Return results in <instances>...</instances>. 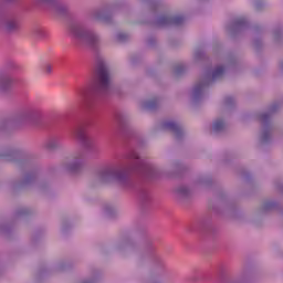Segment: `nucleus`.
<instances>
[{"label": "nucleus", "mask_w": 283, "mask_h": 283, "mask_svg": "<svg viewBox=\"0 0 283 283\" xmlns=\"http://www.w3.org/2000/svg\"><path fill=\"white\" fill-rule=\"evenodd\" d=\"M200 90H202V85L196 86V88H195L196 94H198V92H200Z\"/></svg>", "instance_id": "12"}, {"label": "nucleus", "mask_w": 283, "mask_h": 283, "mask_svg": "<svg viewBox=\"0 0 283 283\" xmlns=\"http://www.w3.org/2000/svg\"><path fill=\"white\" fill-rule=\"evenodd\" d=\"M75 138H77V140H81L82 143H85L87 140V132L85 130V127L80 126L76 128Z\"/></svg>", "instance_id": "6"}, {"label": "nucleus", "mask_w": 283, "mask_h": 283, "mask_svg": "<svg viewBox=\"0 0 283 283\" xmlns=\"http://www.w3.org/2000/svg\"><path fill=\"white\" fill-rule=\"evenodd\" d=\"M223 128H224V122H222V119L214 122L213 124L214 132H220Z\"/></svg>", "instance_id": "8"}, {"label": "nucleus", "mask_w": 283, "mask_h": 283, "mask_svg": "<svg viewBox=\"0 0 283 283\" xmlns=\"http://www.w3.org/2000/svg\"><path fill=\"white\" fill-rule=\"evenodd\" d=\"M78 167H81V161H75L73 165H71V166L69 167V169H70L71 171H76V169H78Z\"/></svg>", "instance_id": "10"}, {"label": "nucleus", "mask_w": 283, "mask_h": 283, "mask_svg": "<svg viewBox=\"0 0 283 283\" xmlns=\"http://www.w3.org/2000/svg\"><path fill=\"white\" fill-rule=\"evenodd\" d=\"M55 146H56V142H51L48 145L49 149H54Z\"/></svg>", "instance_id": "11"}, {"label": "nucleus", "mask_w": 283, "mask_h": 283, "mask_svg": "<svg viewBox=\"0 0 283 283\" xmlns=\"http://www.w3.org/2000/svg\"><path fill=\"white\" fill-rule=\"evenodd\" d=\"M46 72H48V74H50V72H52V66L48 65L46 66Z\"/></svg>", "instance_id": "14"}, {"label": "nucleus", "mask_w": 283, "mask_h": 283, "mask_svg": "<svg viewBox=\"0 0 283 283\" xmlns=\"http://www.w3.org/2000/svg\"><path fill=\"white\" fill-rule=\"evenodd\" d=\"M130 158H134L135 160H138V154L134 153Z\"/></svg>", "instance_id": "13"}, {"label": "nucleus", "mask_w": 283, "mask_h": 283, "mask_svg": "<svg viewBox=\"0 0 283 283\" xmlns=\"http://www.w3.org/2000/svg\"><path fill=\"white\" fill-rule=\"evenodd\" d=\"M112 87V76L105 63L99 62L96 67V80L93 88H86L81 92L82 101L84 103L92 96V94H107Z\"/></svg>", "instance_id": "1"}, {"label": "nucleus", "mask_w": 283, "mask_h": 283, "mask_svg": "<svg viewBox=\"0 0 283 283\" xmlns=\"http://www.w3.org/2000/svg\"><path fill=\"white\" fill-rule=\"evenodd\" d=\"M164 129H168L169 132H174L178 136L182 132V128H180V125H178L175 122H167L164 124Z\"/></svg>", "instance_id": "5"}, {"label": "nucleus", "mask_w": 283, "mask_h": 283, "mask_svg": "<svg viewBox=\"0 0 283 283\" xmlns=\"http://www.w3.org/2000/svg\"><path fill=\"white\" fill-rule=\"evenodd\" d=\"M70 32L73 39L78 43H85L86 45H94V43H96V35L83 30V28L78 25H72Z\"/></svg>", "instance_id": "2"}, {"label": "nucleus", "mask_w": 283, "mask_h": 283, "mask_svg": "<svg viewBox=\"0 0 283 283\" xmlns=\"http://www.w3.org/2000/svg\"><path fill=\"white\" fill-rule=\"evenodd\" d=\"M18 23L15 20H11L7 23V30L12 31L15 30V28H18Z\"/></svg>", "instance_id": "9"}, {"label": "nucleus", "mask_w": 283, "mask_h": 283, "mask_svg": "<svg viewBox=\"0 0 283 283\" xmlns=\"http://www.w3.org/2000/svg\"><path fill=\"white\" fill-rule=\"evenodd\" d=\"M99 180H102V182H105V180H116V182H125V180H127V174L112 169H104L99 172Z\"/></svg>", "instance_id": "3"}, {"label": "nucleus", "mask_w": 283, "mask_h": 283, "mask_svg": "<svg viewBox=\"0 0 283 283\" xmlns=\"http://www.w3.org/2000/svg\"><path fill=\"white\" fill-rule=\"evenodd\" d=\"M161 23H168L170 25H181V23H185V17L176 15L172 18H163Z\"/></svg>", "instance_id": "4"}, {"label": "nucleus", "mask_w": 283, "mask_h": 283, "mask_svg": "<svg viewBox=\"0 0 283 283\" xmlns=\"http://www.w3.org/2000/svg\"><path fill=\"white\" fill-rule=\"evenodd\" d=\"M222 74H224V67L223 66H219L217 67L213 73H212V78H220V76H222Z\"/></svg>", "instance_id": "7"}]
</instances>
